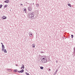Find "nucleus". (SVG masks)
I'll return each mask as SVG.
<instances>
[{"label":"nucleus","mask_w":75,"mask_h":75,"mask_svg":"<svg viewBox=\"0 0 75 75\" xmlns=\"http://www.w3.org/2000/svg\"><path fill=\"white\" fill-rule=\"evenodd\" d=\"M41 60L42 62H43V63H47V62L50 61V59H49L48 60H47V57L45 56H42V57L41 58Z\"/></svg>","instance_id":"nucleus-1"},{"label":"nucleus","mask_w":75,"mask_h":75,"mask_svg":"<svg viewBox=\"0 0 75 75\" xmlns=\"http://www.w3.org/2000/svg\"><path fill=\"white\" fill-rule=\"evenodd\" d=\"M28 16L30 18H31V19H33V18H34V17H35L34 13L32 12H29Z\"/></svg>","instance_id":"nucleus-2"},{"label":"nucleus","mask_w":75,"mask_h":75,"mask_svg":"<svg viewBox=\"0 0 75 75\" xmlns=\"http://www.w3.org/2000/svg\"><path fill=\"white\" fill-rule=\"evenodd\" d=\"M29 35L30 37H31L32 36H33V33H32V32H30L29 33Z\"/></svg>","instance_id":"nucleus-3"},{"label":"nucleus","mask_w":75,"mask_h":75,"mask_svg":"<svg viewBox=\"0 0 75 75\" xmlns=\"http://www.w3.org/2000/svg\"><path fill=\"white\" fill-rule=\"evenodd\" d=\"M28 11H31V10H32V8H31L30 7H28Z\"/></svg>","instance_id":"nucleus-4"},{"label":"nucleus","mask_w":75,"mask_h":75,"mask_svg":"<svg viewBox=\"0 0 75 75\" xmlns=\"http://www.w3.org/2000/svg\"><path fill=\"white\" fill-rule=\"evenodd\" d=\"M2 19H4V20H5V19H6V18H7V17H5L4 16L2 17Z\"/></svg>","instance_id":"nucleus-5"},{"label":"nucleus","mask_w":75,"mask_h":75,"mask_svg":"<svg viewBox=\"0 0 75 75\" xmlns=\"http://www.w3.org/2000/svg\"><path fill=\"white\" fill-rule=\"evenodd\" d=\"M2 51H3V49H4L5 48V47H4V45H2Z\"/></svg>","instance_id":"nucleus-6"},{"label":"nucleus","mask_w":75,"mask_h":75,"mask_svg":"<svg viewBox=\"0 0 75 75\" xmlns=\"http://www.w3.org/2000/svg\"><path fill=\"white\" fill-rule=\"evenodd\" d=\"M5 3H9V0H7L5 1H4Z\"/></svg>","instance_id":"nucleus-7"},{"label":"nucleus","mask_w":75,"mask_h":75,"mask_svg":"<svg viewBox=\"0 0 75 75\" xmlns=\"http://www.w3.org/2000/svg\"><path fill=\"white\" fill-rule=\"evenodd\" d=\"M68 6H69L70 7H72V6L70 4H68Z\"/></svg>","instance_id":"nucleus-8"},{"label":"nucleus","mask_w":75,"mask_h":75,"mask_svg":"<svg viewBox=\"0 0 75 75\" xmlns=\"http://www.w3.org/2000/svg\"><path fill=\"white\" fill-rule=\"evenodd\" d=\"M7 70L8 71H12V70L10 69H7Z\"/></svg>","instance_id":"nucleus-9"},{"label":"nucleus","mask_w":75,"mask_h":75,"mask_svg":"<svg viewBox=\"0 0 75 75\" xmlns=\"http://www.w3.org/2000/svg\"><path fill=\"white\" fill-rule=\"evenodd\" d=\"M20 71L21 73H23V72H24V70L22 69V70Z\"/></svg>","instance_id":"nucleus-10"},{"label":"nucleus","mask_w":75,"mask_h":75,"mask_svg":"<svg viewBox=\"0 0 75 75\" xmlns=\"http://www.w3.org/2000/svg\"><path fill=\"white\" fill-rule=\"evenodd\" d=\"M4 50V52H6V53H7V51L6 50V49H3V50Z\"/></svg>","instance_id":"nucleus-11"},{"label":"nucleus","mask_w":75,"mask_h":75,"mask_svg":"<svg viewBox=\"0 0 75 75\" xmlns=\"http://www.w3.org/2000/svg\"><path fill=\"white\" fill-rule=\"evenodd\" d=\"M17 69H15L13 71V72H17Z\"/></svg>","instance_id":"nucleus-12"},{"label":"nucleus","mask_w":75,"mask_h":75,"mask_svg":"<svg viewBox=\"0 0 75 75\" xmlns=\"http://www.w3.org/2000/svg\"><path fill=\"white\" fill-rule=\"evenodd\" d=\"M32 47H33V48H35V46L34 45L32 44Z\"/></svg>","instance_id":"nucleus-13"},{"label":"nucleus","mask_w":75,"mask_h":75,"mask_svg":"<svg viewBox=\"0 0 75 75\" xmlns=\"http://www.w3.org/2000/svg\"><path fill=\"white\" fill-rule=\"evenodd\" d=\"M40 68L41 69H43L44 67H40Z\"/></svg>","instance_id":"nucleus-14"},{"label":"nucleus","mask_w":75,"mask_h":75,"mask_svg":"<svg viewBox=\"0 0 75 75\" xmlns=\"http://www.w3.org/2000/svg\"><path fill=\"white\" fill-rule=\"evenodd\" d=\"M22 66L23 67H22V68H23V69H24V65H23V64Z\"/></svg>","instance_id":"nucleus-15"},{"label":"nucleus","mask_w":75,"mask_h":75,"mask_svg":"<svg viewBox=\"0 0 75 75\" xmlns=\"http://www.w3.org/2000/svg\"><path fill=\"white\" fill-rule=\"evenodd\" d=\"M3 6V5H0V8H1V7Z\"/></svg>","instance_id":"nucleus-16"},{"label":"nucleus","mask_w":75,"mask_h":75,"mask_svg":"<svg viewBox=\"0 0 75 75\" xmlns=\"http://www.w3.org/2000/svg\"><path fill=\"white\" fill-rule=\"evenodd\" d=\"M71 37L72 38L74 37V35H71Z\"/></svg>","instance_id":"nucleus-17"},{"label":"nucleus","mask_w":75,"mask_h":75,"mask_svg":"<svg viewBox=\"0 0 75 75\" xmlns=\"http://www.w3.org/2000/svg\"><path fill=\"white\" fill-rule=\"evenodd\" d=\"M7 6H8L7 5H6L4 6V8H6V7H7Z\"/></svg>","instance_id":"nucleus-18"},{"label":"nucleus","mask_w":75,"mask_h":75,"mask_svg":"<svg viewBox=\"0 0 75 75\" xmlns=\"http://www.w3.org/2000/svg\"><path fill=\"white\" fill-rule=\"evenodd\" d=\"M26 74L27 75H30V74H29L28 73H26Z\"/></svg>","instance_id":"nucleus-19"},{"label":"nucleus","mask_w":75,"mask_h":75,"mask_svg":"<svg viewBox=\"0 0 75 75\" xmlns=\"http://www.w3.org/2000/svg\"><path fill=\"white\" fill-rule=\"evenodd\" d=\"M38 6H39V4H37L36 5V6H37V7H38Z\"/></svg>","instance_id":"nucleus-20"},{"label":"nucleus","mask_w":75,"mask_h":75,"mask_svg":"<svg viewBox=\"0 0 75 75\" xmlns=\"http://www.w3.org/2000/svg\"><path fill=\"white\" fill-rule=\"evenodd\" d=\"M24 11H26V9L25 8L24 10Z\"/></svg>","instance_id":"nucleus-21"},{"label":"nucleus","mask_w":75,"mask_h":75,"mask_svg":"<svg viewBox=\"0 0 75 75\" xmlns=\"http://www.w3.org/2000/svg\"><path fill=\"white\" fill-rule=\"evenodd\" d=\"M19 73H20V71H18Z\"/></svg>","instance_id":"nucleus-22"},{"label":"nucleus","mask_w":75,"mask_h":75,"mask_svg":"<svg viewBox=\"0 0 75 75\" xmlns=\"http://www.w3.org/2000/svg\"><path fill=\"white\" fill-rule=\"evenodd\" d=\"M21 69H23V68L22 67H21Z\"/></svg>","instance_id":"nucleus-23"},{"label":"nucleus","mask_w":75,"mask_h":75,"mask_svg":"<svg viewBox=\"0 0 75 75\" xmlns=\"http://www.w3.org/2000/svg\"><path fill=\"white\" fill-rule=\"evenodd\" d=\"M74 51H75V48H74Z\"/></svg>","instance_id":"nucleus-24"},{"label":"nucleus","mask_w":75,"mask_h":75,"mask_svg":"<svg viewBox=\"0 0 75 75\" xmlns=\"http://www.w3.org/2000/svg\"><path fill=\"white\" fill-rule=\"evenodd\" d=\"M56 63H58V61H56Z\"/></svg>","instance_id":"nucleus-25"},{"label":"nucleus","mask_w":75,"mask_h":75,"mask_svg":"<svg viewBox=\"0 0 75 75\" xmlns=\"http://www.w3.org/2000/svg\"><path fill=\"white\" fill-rule=\"evenodd\" d=\"M57 71H58V69H57L56 70V72H57Z\"/></svg>","instance_id":"nucleus-26"},{"label":"nucleus","mask_w":75,"mask_h":75,"mask_svg":"<svg viewBox=\"0 0 75 75\" xmlns=\"http://www.w3.org/2000/svg\"><path fill=\"white\" fill-rule=\"evenodd\" d=\"M1 44L2 45H3V43H1Z\"/></svg>","instance_id":"nucleus-27"},{"label":"nucleus","mask_w":75,"mask_h":75,"mask_svg":"<svg viewBox=\"0 0 75 75\" xmlns=\"http://www.w3.org/2000/svg\"><path fill=\"white\" fill-rule=\"evenodd\" d=\"M21 6H23V4H21Z\"/></svg>","instance_id":"nucleus-28"},{"label":"nucleus","mask_w":75,"mask_h":75,"mask_svg":"<svg viewBox=\"0 0 75 75\" xmlns=\"http://www.w3.org/2000/svg\"><path fill=\"white\" fill-rule=\"evenodd\" d=\"M57 72H56V71L55 72V74H57L56 73H57Z\"/></svg>","instance_id":"nucleus-29"},{"label":"nucleus","mask_w":75,"mask_h":75,"mask_svg":"<svg viewBox=\"0 0 75 75\" xmlns=\"http://www.w3.org/2000/svg\"><path fill=\"white\" fill-rule=\"evenodd\" d=\"M41 52V53H43V52Z\"/></svg>","instance_id":"nucleus-30"},{"label":"nucleus","mask_w":75,"mask_h":75,"mask_svg":"<svg viewBox=\"0 0 75 75\" xmlns=\"http://www.w3.org/2000/svg\"><path fill=\"white\" fill-rule=\"evenodd\" d=\"M49 71H51V69H49Z\"/></svg>","instance_id":"nucleus-31"},{"label":"nucleus","mask_w":75,"mask_h":75,"mask_svg":"<svg viewBox=\"0 0 75 75\" xmlns=\"http://www.w3.org/2000/svg\"><path fill=\"white\" fill-rule=\"evenodd\" d=\"M54 74H55H55H55V72L54 73Z\"/></svg>","instance_id":"nucleus-32"},{"label":"nucleus","mask_w":75,"mask_h":75,"mask_svg":"<svg viewBox=\"0 0 75 75\" xmlns=\"http://www.w3.org/2000/svg\"><path fill=\"white\" fill-rule=\"evenodd\" d=\"M33 4H34V3Z\"/></svg>","instance_id":"nucleus-33"},{"label":"nucleus","mask_w":75,"mask_h":75,"mask_svg":"<svg viewBox=\"0 0 75 75\" xmlns=\"http://www.w3.org/2000/svg\"><path fill=\"white\" fill-rule=\"evenodd\" d=\"M33 4H34V3Z\"/></svg>","instance_id":"nucleus-34"},{"label":"nucleus","mask_w":75,"mask_h":75,"mask_svg":"<svg viewBox=\"0 0 75 75\" xmlns=\"http://www.w3.org/2000/svg\"><path fill=\"white\" fill-rule=\"evenodd\" d=\"M74 48H75V47H74Z\"/></svg>","instance_id":"nucleus-35"}]
</instances>
